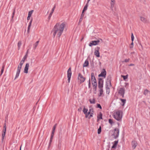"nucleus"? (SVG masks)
<instances>
[{
  "label": "nucleus",
  "instance_id": "f257e3e1",
  "mask_svg": "<svg viewBox=\"0 0 150 150\" xmlns=\"http://www.w3.org/2000/svg\"><path fill=\"white\" fill-rule=\"evenodd\" d=\"M65 25V23L64 22L60 24L59 23H57L56 24L51 32L52 33L54 32L53 34L54 37H55L56 33H57V35L58 37H59L61 35Z\"/></svg>",
  "mask_w": 150,
  "mask_h": 150
},
{
  "label": "nucleus",
  "instance_id": "f03ea898",
  "mask_svg": "<svg viewBox=\"0 0 150 150\" xmlns=\"http://www.w3.org/2000/svg\"><path fill=\"white\" fill-rule=\"evenodd\" d=\"M122 112L121 110H119L113 113V117L118 121L121 120L122 118Z\"/></svg>",
  "mask_w": 150,
  "mask_h": 150
},
{
  "label": "nucleus",
  "instance_id": "7ed1b4c3",
  "mask_svg": "<svg viewBox=\"0 0 150 150\" xmlns=\"http://www.w3.org/2000/svg\"><path fill=\"white\" fill-rule=\"evenodd\" d=\"M111 78L112 77L110 75L108 76L107 77L106 83V88L107 89H110L108 85L109 84H110V87L111 86Z\"/></svg>",
  "mask_w": 150,
  "mask_h": 150
},
{
  "label": "nucleus",
  "instance_id": "20e7f679",
  "mask_svg": "<svg viewBox=\"0 0 150 150\" xmlns=\"http://www.w3.org/2000/svg\"><path fill=\"white\" fill-rule=\"evenodd\" d=\"M100 40L101 41V42H102L103 40L101 39H100L99 40H97L92 41L91 42H90L89 44V45L90 47H91L93 45H98L99 44V43L100 42Z\"/></svg>",
  "mask_w": 150,
  "mask_h": 150
},
{
  "label": "nucleus",
  "instance_id": "39448f33",
  "mask_svg": "<svg viewBox=\"0 0 150 150\" xmlns=\"http://www.w3.org/2000/svg\"><path fill=\"white\" fill-rule=\"evenodd\" d=\"M119 130L118 129L115 128L114 129V132L112 135L114 136L113 137L115 139H116L119 136Z\"/></svg>",
  "mask_w": 150,
  "mask_h": 150
},
{
  "label": "nucleus",
  "instance_id": "423d86ee",
  "mask_svg": "<svg viewBox=\"0 0 150 150\" xmlns=\"http://www.w3.org/2000/svg\"><path fill=\"white\" fill-rule=\"evenodd\" d=\"M78 79L80 81V83L83 82L86 80V78L84 77L80 73L79 74Z\"/></svg>",
  "mask_w": 150,
  "mask_h": 150
},
{
  "label": "nucleus",
  "instance_id": "0eeeda50",
  "mask_svg": "<svg viewBox=\"0 0 150 150\" xmlns=\"http://www.w3.org/2000/svg\"><path fill=\"white\" fill-rule=\"evenodd\" d=\"M103 80L101 78H98V87L99 88H103Z\"/></svg>",
  "mask_w": 150,
  "mask_h": 150
},
{
  "label": "nucleus",
  "instance_id": "6e6552de",
  "mask_svg": "<svg viewBox=\"0 0 150 150\" xmlns=\"http://www.w3.org/2000/svg\"><path fill=\"white\" fill-rule=\"evenodd\" d=\"M71 75V68L70 67L68 69L67 71V76L68 78V81L69 83L70 81V79Z\"/></svg>",
  "mask_w": 150,
  "mask_h": 150
},
{
  "label": "nucleus",
  "instance_id": "1a4fd4ad",
  "mask_svg": "<svg viewBox=\"0 0 150 150\" xmlns=\"http://www.w3.org/2000/svg\"><path fill=\"white\" fill-rule=\"evenodd\" d=\"M100 48L99 47H97L95 49V51L94 53V55L98 57H100V52H99Z\"/></svg>",
  "mask_w": 150,
  "mask_h": 150
},
{
  "label": "nucleus",
  "instance_id": "9d476101",
  "mask_svg": "<svg viewBox=\"0 0 150 150\" xmlns=\"http://www.w3.org/2000/svg\"><path fill=\"white\" fill-rule=\"evenodd\" d=\"M106 75V72L105 69H103V71L101 72V73L98 75V77H104L105 78Z\"/></svg>",
  "mask_w": 150,
  "mask_h": 150
},
{
  "label": "nucleus",
  "instance_id": "9b49d317",
  "mask_svg": "<svg viewBox=\"0 0 150 150\" xmlns=\"http://www.w3.org/2000/svg\"><path fill=\"white\" fill-rule=\"evenodd\" d=\"M21 69V68L18 67L16 74L14 79V80L16 79L19 76Z\"/></svg>",
  "mask_w": 150,
  "mask_h": 150
},
{
  "label": "nucleus",
  "instance_id": "f8f14e48",
  "mask_svg": "<svg viewBox=\"0 0 150 150\" xmlns=\"http://www.w3.org/2000/svg\"><path fill=\"white\" fill-rule=\"evenodd\" d=\"M29 67V64L28 63H27L25 66L24 72L25 73L27 74L28 73V67Z\"/></svg>",
  "mask_w": 150,
  "mask_h": 150
},
{
  "label": "nucleus",
  "instance_id": "ddd939ff",
  "mask_svg": "<svg viewBox=\"0 0 150 150\" xmlns=\"http://www.w3.org/2000/svg\"><path fill=\"white\" fill-rule=\"evenodd\" d=\"M55 6L54 5L53 8H52V10L51 12L50 13V14L48 17V19L49 20H50L51 17V16H52V15L53 13L54 12V11L55 9Z\"/></svg>",
  "mask_w": 150,
  "mask_h": 150
},
{
  "label": "nucleus",
  "instance_id": "4468645a",
  "mask_svg": "<svg viewBox=\"0 0 150 150\" xmlns=\"http://www.w3.org/2000/svg\"><path fill=\"white\" fill-rule=\"evenodd\" d=\"M132 146L133 148L134 149L137 145V143L135 141H133L132 142Z\"/></svg>",
  "mask_w": 150,
  "mask_h": 150
},
{
  "label": "nucleus",
  "instance_id": "2eb2a0df",
  "mask_svg": "<svg viewBox=\"0 0 150 150\" xmlns=\"http://www.w3.org/2000/svg\"><path fill=\"white\" fill-rule=\"evenodd\" d=\"M118 93L119 94H125V89L123 88H121L119 90Z\"/></svg>",
  "mask_w": 150,
  "mask_h": 150
},
{
  "label": "nucleus",
  "instance_id": "dca6fc26",
  "mask_svg": "<svg viewBox=\"0 0 150 150\" xmlns=\"http://www.w3.org/2000/svg\"><path fill=\"white\" fill-rule=\"evenodd\" d=\"M140 19L141 21L144 23H147L148 22V21L146 18L142 16L140 17Z\"/></svg>",
  "mask_w": 150,
  "mask_h": 150
},
{
  "label": "nucleus",
  "instance_id": "f3484780",
  "mask_svg": "<svg viewBox=\"0 0 150 150\" xmlns=\"http://www.w3.org/2000/svg\"><path fill=\"white\" fill-rule=\"evenodd\" d=\"M118 142V140L117 141H115L114 142V144H113V146H112V149H115V148L117 146V145Z\"/></svg>",
  "mask_w": 150,
  "mask_h": 150
},
{
  "label": "nucleus",
  "instance_id": "a211bd4d",
  "mask_svg": "<svg viewBox=\"0 0 150 150\" xmlns=\"http://www.w3.org/2000/svg\"><path fill=\"white\" fill-rule=\"evenodd\" d=\"M91 80L92 82L95 81H96V79L94 76V73H91Z\"/></svg>",
  "mask_w": 150,
  "mask_h": 150
},
{
  "label": "nucleus",
  "instance_id": "6ab92c4d",
  "mask_svg": "<svg viewBox=\"0 0 150 150\" xmlns=\"http://www.w3.org/2000/svg\"><path fill=\"white\" fill-rule=\"evenodd\" d=\"M88 65H89L88 61L87 59H86L83 65V67H87Z\"/></svg>",
  "mask_w": 150,
  "mask_h": 150
},
{
  "label": "nucleus",
  "instance_id": "aec40b11",
  "mask_svg": "<svg viewBox=\"0 0 150 150\" xmlns=\"http://www.w3.org/2000/svg\"><path fill=\"white\" fill-rule=\"evenodd\" d=\"M102 119V114L101 112H100L99 115L97 116V121H98L99 119Z\"/></svg>",
  "mask_w": 150,
  "mask_h": 150
},
{
  "label": "nucleus",
  "instance_id": "412c9836",
  "mask_svg": "<svg viewBox=\"0 0 150 150\" xmlns=\"http://www.w3.org/2000/svg\"><path fill=\"white\" fill-rule=\"evenodd\" d=\"M32 21H33V19L32 18L30 21L29 25L28 27V30H27V32L28 33H29V32L30 28L31 26V23H32Z\"/></svg>",
  "mask_w": 150,
  "mask_h": 150
},
{
  "label": "nucleus",
  "instance_id": "4be33fe9",
  "mask_svg": "<svg viewBox=\"0 0 150 150\" xmlns=\"http://www.w3.org/2000/svg\"><path fill=\"white\" fill-rule=\"evenodd\" d=\"M15 8L13 10V12L12 13V16L11 17V21H12V22H13V18H14V15H15Z\"/></svg>",
  "mask_w": 150,
  "mask_h": 150
},
{
  "label": "nucleus",
  "instance_id": "5701e85b",
  "mask_svg": "<svg viewBox=\"0 0 150 150\" xmlns=\"http://www.w3.org/2000/svg\"><path fill=\"white\" fill-rule=\"evenodd\" d=\"M95 98H93L92 99H90L89 100V101L91 104H95Z\"/></svg>",
  "mask_w": 150,
  "mask_h": 150
},
{
  "label": "nucleus",
  "instance_id": "b1692460",
  "mask_svg": "<svg viewBox=\"0 0 150 150\" xmlns=\"http://www.w3.org/2000/svg\"><path fill=\"white\" fill-rule=\"evenodd\" d=\"M4 67H5V65L4 64H3L2 66V67L1 69V74L0 75V76L2 74H3V73L4 72Z\"/></svg>",
  "mask_w": 150,
  "mask_h": 150
},
{
  "label": "nucleus",
  "instance_id": "393cba45",
  "mask_svg": "<svg viewBox=\"0 0 150 150\" xmlns=\"http://www.w3.org/2000/svg\"><path fill=\"white\" fill-rule=\"evenodd\" d=\"M120 100L123 103V104L122 105V106H124L126 103V100L125 99H122V98H120Z\"/></svg>",
  "mask_w": 150,
  "mask_h": 150
},
{
  "label": "nucleus",
  "instance_id": "a878e982",
  "mask_svg": "<svg viewBox=\"0 0 150 150\" xmlns=\"http://www.w3.org/2000/svg\"><path fill=\"white\" fill-rule=\"evenodd\" d=\"M100 93L99 95V97H100L102 96V94H103V88H100Z\"/></svg>",
  "mask_w": 150,
  "mask_h": 150
},
{
  "label": "nucleus",
  "instance_id": "bb28decb",
  "mask_svg": "<svg viewBox=\"0 0 150 150\" xmlns=\"http://www.w3.org/2000/svg\"><path fill=\"white\" fill-rule=\"evenodd\" d=\"M61 146V141H59L58 148L59 149H60Z\"/></svg>",
  "mask_w": 150,
  "mask_h": 150
},
{
  "label": "nucleus",
  "instance_id": "cd10ccee",
  "mask_svg": "<svg viewBox=\"0 0 150 150\" xmlns=\"http://www.w3.org/2000/svg\"><path fill=\"white\" fill-rule=\"evenodd\" d=\"M5 134H6V133H2V137H1V142H4V139Z\"/></svg>",
  "mask_w": 150,
  "mask_h": 150
},
{
  "label": "nucleus",
  "instance_id": "c85d7f7f",
  "mask_svg": "<svg viewBox=\"0 0 150 150\" xmlns=\"http://www.w3.org/2000/svg\"><path fill=\"white\" fill-rule=\"evenodd\" d=\"M88 6V4H87L84 7L82 11H83V12H84L87 9Z\"/></svg>",
  "mask_w": 150,
  "mask_h": 150
},
{
  "label": "nucleus",
  "instance_id": "c756f323",
  "mask_svg": "<svg viewBox=\"0 0 150 150\" xmlns=\"http://www.w3.org/2000/svg\"><path fill=\"white\" fill-rule=\"evenodd\" d=\"M22 44V42L21 41H19L18 43V49L19 50L20 47L21 46Z\"/></svg>",
  "mask_w": 150,
  "mask_h": 150
},
{
  "label": "nucleus",
  "instance_id": "7c9ffc66",
  "mask_svg": "<svg viewBox=\"0 0 150 150\" xmlns=\"http://www.w3.org/2000/svg\"><path fill=\"white\" fill-rule=\"evenodd\" d=\"M94 112H91L90 113V112H88V114L90 115L89 116L88 118L89 119H90L93 116V114Z\"/></svg>",
  "mask_w": 150,
  "mask_h": 150
},
{
  "label": "nucleus",
  "instance_id": "2f4dec72",
  "mask_svg": "<svg viewBox=\"0 0 150 150\" xmlns=\"http://www.w3.org/2000/svg\"><path fill=\"white\" fill-rule=\"evenodd\" d=\"M101 132V127L100 126L98 130V134H100Z\"/></svg>",
  "mask_w": 150,
  "mask_h": 150
},
{
  "label": "nucleus",
  "instance_id": "473e14b6",
  "mask_svg": "<svg viewBox=\"0 0 150 150\" xmlns=\"http://www.w3.org/2000/svg\"><path fill=\"white\" fill-rule=\"evenodd\" d=\"M83 111L84 114H86V113H87L88 109L85 108V106H84V108L83 109Z\"/></svg>",
  "mask_w": 150,
  "mask_h": 150
},
{
  "label": "nucleus",
  "instance_id": "72a5a7b5",
  "mask_svg": "<svg viewBox=\"0 0 150 150\" xmlns=\"http://www.w3.org/2000/svg\"><path fill=\"white\" fill-rule=\"evenodd\" d=\"M39 42V41H38L35 42V44H34V49H35L36 48V47H37V46L38 45V44Z\"/></svg>",
  "mask_w": 150,
  "mask_h": 150
},
{
  "label": "nucleus",
  "instance_id": "f704fd0d",
  "mask_svg": "<svg viewBox=\"0 0 150 150\" xmlns=\"http://www.w3.org/2000/svg\"><path fill=\"white\" fill-rule=\"evenodd\" d=\"M53 136H54V135H51L50 138V143H49V146L50 145V144L51 143V142H52V139Z\"/></svg>",
  "mask_w": 150,
  "mask_h": 150
},
{
  "label": "nucleus",
  "instance_id": "c9c22d12",
  "mask_svg": "<svg viewBox=\"0 0 150 150\" xmlns=\"http://www.w3.org/2000/svg\"><path fill=\"white\" fill-rule=\"evenodd\" d=\"M128 76V75H127L125 76L122 75V76L124 80H125L127 78Z\"/></svg>",
  "mask_w": 150,
  "mask_h": 150
},
{
  "label": "nucleus",
  "instance_id": "e433bc0d",
  "mask_svg": "<svg viewBox=\"0 0 150 150\" xmlns=\"http://www.w3.org/2000/svg\"><path fill=\"white\" fill-rule=\"evenodd\" d=\"M111 2L110 3L111 5H115V0H111Z\"/></svg>",
  "mask_w": 150,
  "mask_h": 150
},
{
  "label": "nucleus",
  "instance_id": "4c0bfd02",
  "mask_svg": "<svg viewBox=\"0 0 150 150\" xmlns=\"http://www.w3.org/2000/svg\"><path fill=\"white\" fill-rule=\"evenodd\" d=\"M97 85H94V86H93V89L94 90V91H96V92H94L95 93H96V91L97 88Z\"/></svg>",
  "mask_w": 150,
  "mask_h": 150
},
{
  "label": "nucleus",
  "instance_id": "58836bf2",
  "mask_svg": "<svg viewBox=\"0 0 150 150\" xmlns=\"http://www.w3.org/2000/svg\"><path fill=\"white\" fill-rule=\"evenodd\" d=\"M33 11V10H32L31 11H29L28 12V16H31Z\"/></svg>",
  "mask_w": 150,
  "mask_h": 150
},
{
  "label": "nucleus",
  "instance_id": "ea45409f",
  "mask_svg": "<svg viewBox=\"0 0 150 150\" xmlns=\"http://www.w3.org/2000/svg\"><path fill=\"white\" fill-rule=\"evenodd\" d=\"M109 122L110 123L111 125H112L114 123V122L113 121V120L112 119H110L109 120Z\"/></svg>",
  "mask_w": 150,
  "mask_h": 150
},
{
  "label": "nucleus",
  "instance_id": "a19ab883",
  "mask_svg": "<svg viewBox=\"0 0 150 150\" xmlns=\"http://www.w3.org/2000/svg\"><path fill=\"white\" fill-rule=\"evenodd\" d=\"M28 56V54H26L25 55L23 58L22 59L25 61V59L27 58Z\"/></svg>",
  "mask_w": 150,
  "mask_h": 150
},
{
  "label": "nucleus",
  "instance_id": "79ce46f5",
  "mask_svg": "<svg viewBox=\"0 0 150 150\" xmlns=\"http://www.w3.org/2000/svg\"><path fill=\"white\" fill-rule=\"evenodd\" d=\"M88 112H90V113L91 112H94L93 109V108H91L89 110V111Z\"/></svg>",
  "mask_w": 150,
  "mask_h": 150
},
{
  "label": "nucleus",
  "instance_id": "37998d69",
  "mask_svg": "<svg viewBox=\"0 0 150 150\" xmlns=\"http://www.w3.org/2000/svg\"><path fill=\"white\" fill-rule=\"evenodd\" d=\"M92 84L93 85V86H94V85H97L96 81H94L92 82Z\"/></svg>",
  "mask_w": 150,
  "mask_h": 150
},
{
  "label": "nucleus",
  "instance_id": "c03bdc74",
  "mask_svg": "<svg viewBox=\"0 0 150 150\" xmlns=\"http://www.w3.org/2000/svg\"><path fill=\"white\" fill-rule=\"evenodd\" d=\"M149 91L147 90V89H146L144 92V94L145 95H146L148 93V92H149Z\"/></svg>",
  "mask_w": 150,
  "mask_h": 150
},
{
  "label": "nucleus",
  "instance_id": "a18cd8bd",
  "mask_svg": "<svg viewBox=\"0 0 150 150\" xmlns=\"http://www.w3.org/2000/svg\"><path fill=\"white\" fill-rule=\"evenodd\" d=\"M97 108H99L100 109H102V107L100 105V104H98L97 103Z\"/></svg>",
  "mask_w": 150,
  "mask_h": 150
},
{
  "label": "nucleus",
  "instance_id": "49530a36",
  "mask_svg": "<svg viewBox=\"0 0 150 150\" xmlns=\"http://www.w3.org/2000/svg\"><path fill=\"white\" fill-rule=\"evenodd\" d=\"M134 36L132 33L131 34V40L132 42H133L134 40Z\"/></svg>",
  "mask_w": 150,
  "mask_h": 150
},
{
  "label": "nucleus",
  "instance_id": "de8ad7c7",
  "mask_svg": "<svg viewBox=\"0 0 150 150\" xmlns=\"http://www.w3.org/2000/svg\"><path fill=\"white\" fill-rule=\"evenodd\" d=\"M57 124H55L53 127V128H52V130L54 131L55 130L56 126H57Z\"/></svg>",
  "mask_w": 150,
  "mask_h": 150
},
{
  "label": "nucleus",
  "instance_id": "09e8293b",
  "mask_svg": "<svg viewBox=\"0 0 150 150\" xmlns=\"http://www.w3.org/2000/svg\"><path fill=\"white\" fill-rule=\"evenodd\" d=\"M23 64L22 63H21L20 62V63L19 65H18V67H19V68H21Z\"/></svg>",
  "mask_w": 150,
  "mask_h": 150
},
{
  "label": "nucleus",
  "instance_id": "8fccbe9b",
  "mask_svg": "<svg viewBox=\"0 0 150 150\" xmlns=\"http://www.w3.org/2000/svg\"><path fill=\"white\" fill-rule=\"evenodd\" d=\"M91 87V80L90 79H89L88 81V87L89 88H90Z\"/></svg>",
  "mask_w": 150,
  "mask_h": 150
},
{
  "label": "nucleus",
  "instance_id": "3c124183",
  "mask_svg": "<svg viewBox=\"0 0 150 150\" xmlns=\"http://www.w3.org/2000/svg\"><path fill=\"white\" fill-rule=\"evenodd\" d=\"M83 13L84 12H83V11L82 12V14L81 16H80V18H82L83 19V16H84V14H83Z\"/></svg>",
  "mask_w": 150,
  "mask_h": 150
},
{
  "label": "nucleus",
  "instance_id": "603ef678",
  "mask_svg": "<svg viewBox=\"0 0 150 150\" xmlns=\"http://www.w3.org/2000/svg\"><path fill=\"white\" fill-rule=\"evenodd\" d=\"M6 128H3L2 130V133H6Z\"/></svg>",
  "mask_w": 150,
  "mask_h": 150
},
{
  "label": "nucleus",
  "instance_id": "864d4df0",
  "mask_svg": "<svg viewBox=\"0 0 150 150\" xmlns=\"http://www.w3.org/2000/svg\"><path fill=\"white\" fill-rule=\"evenodd\" d=\"M129 59H125V60L123 61V62H128L129 61Z\"/></svg>",
  "mask_w": 150,
  "mask_h": 150
},
{
  "label": "nucleus",
  "instance_id": "5fc2aeb1",
  "mask_svg": "<svg viewBox=\"0 0 150 150\" xmlns=\"http://www.w3.org/2000/svg\"><path fill=\"white\" fill-rule=\"evenodd\" d=\"M82 110V108L81 107H80L78 109V111L79 112H81Z\"/></svg>",
  "mask_w": 150,
  "mask_h": 150
},
{
  "label": "nucleus",
  "instance_id": "6e6d98bb",
  "mask_svg": "<svg viewBox=\"0 0 150 150\" xmlns=\"http://www.w3.org/2000/svg\"><path fill=\"white\" fill-rule=\"evenodd\" d=\"M82 19H83L82 18H80L79 20V21L78 23L79 24L82 21Z\"/></svg>",
  "mask_w": 150,
  "mask_h": 150
},
{
  "label": "nucleus",
  "instance_id": "4d7b16f0",
  "mask_svg": "<svg viewBox=\"0 0 150 150\" xmlns=\"http://www.w3.org/2000/svg\"><path fill=\"white\" fill-rule=\"evenodd\" d=\"M85 114V117L86 118H87L88 117V115H89V114H88V113H86Z\"/></svg>",
  "mask_w": 150,
  "mask_h": 150
},
{
  "label": "nucleus",
  "instance_id": "13d9d810",
  "mask_svg": "<svg viewBox=\"0 0 150 150\" xmlns=\"http://www.w3.org/2000/svg\"><path fill=\"white\" fill-rule=\"evenodd\" d=\"M114 5H111L110 6V8L112 11H113V7H114Z\"/></svg>",
  "mask_w": 150,
  "mask_h": 150
},
{
  "label": "nucleus",
  "instance_id": "bf43d9fd",
  "mask_svg": "<svg viewBox=\"0 0 150 150\" xmlns=\"http://www.w3.org/2000/svg\"><path fill=\"white\" fill-rule=\"evenodd\" d=\"M3 128L6 129V123H5L4 124Z\"/></svg>",
  "mask_w": 150,
  "mask_h": 150
},
{
  "label": "nucleus",
  "instance_id": "052dcab7",
  "mask_svg": "<svg viewBox=\"0 0 150 150\" xmlns=\"http://www.w3.org/2000/svg\"><path fill=\"white\" fill-rule=\"evenodd\" d=\"M25 61L23 60L22 59L21 61L20 62L21 63H22L23 64L24 63V62Z\"/></svg>",
  "mask_w": 150,
  "mask_h": 150
},
{
  "label": "nucleus",
  "instance_id": "680f3d73",
  "mask_svg": "<svg viewBox=\"0 0 150 150\" xmlns=\"http://www.w3.org/2000/svg\"><path fill=\"white\" fill-rule=\"evenodd\" d=\"M54 132H55L54 131H53L52 130L51 135H54Z\"/></svg>",
  "mask_w": 150,
  "mask_h": 150
},
{
  "label": "nucleus",
  "instance_id": "e2e57ef3",
  "mask_svg": "<svg viewBox=\"0 0 150 150\" xmlns=\"http://www.w3.org/2000/svg\"><path fill=\"white\" fill-rule=\"evenodd\" d=\"M30 16H28L27 18V20H29L30 19Z\"/></svg>",
  "mask_w": 150,
  "mask_h": 150
},
{
  "label": "nucleus",
  "instance_id": "0e129e2a",
  "mask_svg": "<svg viewBox=\"0 0 150 150\" xmlns=\"http://www.w3.org/2000/svg\"><path fill=\"white\" fill-rule=\"evenodd\" d=\"M124 94H120V95L122 96V98H123L124 97Z\"/></svg>",
  "mask_w": 150,
  "mask_h": 150
},
{
  "label": "nucleus",
  "instance_id": "69168bd1",
  "mask_svg": "<svg viewBox=\"0 0 150 150\" xmlns=\"http://www.w3.org/2000/svg\"><path fill=\"white\" fill-rule=\"evenodd\" d=\"M134 64H130L129 65V66H134Z\"/></svg>",
  "mask_w": 150,
  "mask_h": 150
},
{
  "label": "nucleus",
  "instance_id": "338daca9",
  "mask_svg": "<svg viewBox=\"0 0 150 150\" xmlns=\"http://www.w3.org/2000/svg\"><path fill=\"white\" fill-rule=\"evenodd\" d=\"M139 46H141V47L142 48V45H141V43H139Z\"/></svg>",
  "mask_w": 150,
  "mask_h": 150
},
{
  "label": "nucleus",
  "instance_id": "774afa93",
  "mask_svg": "<svg viewBox=\"0 0 150 150\" xmlns=\"http://www.w3.org/2000/svg\"><path fill=\"white\" fill-rule=\"evenodd\" d=\"M133 44H134V43H133V42H132L131 44V45L133 46Z\"/></svg>",
  "mask_w": 150,
  "mask_h": 150
}]
</instances>
